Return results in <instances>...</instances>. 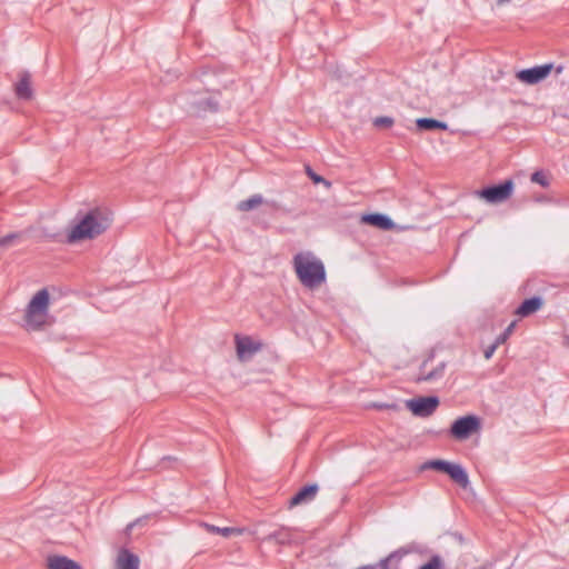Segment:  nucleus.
<instances>
[{"label":"nucleus","instance_id":"obj_1","mask_svg":"<svg viewBox=\"0 0 569 569\" xmlns=\"http://www.w3.org/2000/svg\"><path fill=\"white\" fill-rule=\"evenodd\" d=\"M113 221L112 212L106 207H94L87 212L79 211L74 226L67 234V241L74 243L80 240H91L104 233Z\"/></svg>","mask_w":569,"mask_h":569},{"label":"nucleus","instance_id":"obj_2","mask_svg":"<svg viewBox=\"0 0 569 569\" xmlns=\"http://www.w3.org/2000/svg\"><path fill=\"white\" fill-rule=\"evenodd\" d=\"M299 281L307 288L319 287L326 280V269L321 260L311 252H299L292 259Z\"/></svg>","mask_w":569,"mask_h":569},{"label":"nucleus","instance_id":"obj_3","mask_svg":"<svg viewBox=\"0 0 569 569\" xmlns=\"http://www.w3.org/2000/svg\"><path fill=\"white\" fill-rule=\"evenodd\" d=\"M48 306L49 292L41 289L30 300L26 310L24 326L28 330H38L44 325Z\"/></svg>","mask_w":569,"mask_h":569},{"label":"nucleus","instance_id":"obj_4","mask_svg":"<svg viewBox=\"0 0 569 569\" xmlns=\"http://www.w3.org/2000/svg\"><path fill=\"white\" fill-rule=\"evenodd\" d=\"M428 469H432L448 475L453 482H456L463 489H466L470 485L469 476L466 469L459 463L450 462L442 459H432L421 465V470Z\"/></svg>","mask_w":569,"mask_h":569},{"label":"nucleus","instance_id":"obj_5","mask_svg":"<svg viewBox=\"0 0 569 569\" xmlns=\"http://www.w3.org/2000/svg\"><path fill=\"white\" fill-rule=\"evenodd\" d=\"M481 420L476 415H467L456 419L450 427V436L457 440H466L472 433L479 431Z\"/></svg>","mask_w":569,"mask_h":569},{"label":"nucleus","instance_id":"obj_6","mask_svg":"<svg viewBox=\"0 0 569 569\" xmlns=\"http://www.w3.org/2000/svg\"><path fill=\"white\" fill-rule=\"evenodd\" d=\"M512 179H506L498 184H491L477 191V194L489 203H499L509 199L513 192Z\"/></svg>","mask_w":569,"mask_h":569},{"label":"nucleus","instance_id":"obj_7","mask_svg":"<svg viewBox=\"0 0 569 569\" xmlns=\"http://www.w3.org/2000/svg\"><path fill=\"white\" fill-rule=\"evenodd\" d=\"M435 359V351L431 350L427 358L421 362L419 367V373L415 378V382H433L440 380L445 376L447 368L446 361H440L435 368L428 369L429 363Z\"/></svg>","mask_w":569,"mask_h":569},{"label":"nucleus","instance_id":"obj_8","mask_svg":"<svg viewBox=\"0 0 569 569\" xmlns=\"http://www.w3.org/2000/svg\"><path fill=\"white\" fill-rule=\"evenodd\" d=\"M437 396L418 397L407 401V408L417 417L431 416L439 406Z\"/></svg>","mask_w":569,"mask_h":569},{"label":"nucleus","instance_id":"obj_9","mask_svg":"<svg viewBox=\"0 0 569 569\" xmlns=\"http://www.w3.org/2000/svg\"><path fill=\"white\" fill-rule=\"evenodd\" d=\"M234 341L237 356L241 361L251 359L263 347L261 341H256L249 336L236 335Z\"/></svg>","mask_w":569,"mask_h":569},{"label":"nucleus","instance_id":"obj_10","mask_svg":"<svg viewBox=\"0 0 569 569\" xmlns=\"http://www.w3.org/2000/svg\"><path fill=\"white\" fill-rule=\"evenodd\" d=\"M553 69L552 63H545L532 68L522 69L517 73V78L527 84H536L546 79L551 70Z\"/></svg>","mask_w":569,"mask_h":569},{"label":"nucleus","instance_id":"obj_11","mask_svg":"<svg viewBox=\"0 0 569 569\" xmlns=\"http://www.w3.org/2000/svg\"><path fill=\"white\" fill-rule=\"evenodd\" d=\"M319 491L317 483H309L301 487L290 499L289 507L299 506L301 503L312 501Z\"/></svg>","mask_w":569,"mask_h":569},{"label":"nucleus","instance_id":"obj_12","mask_svg":"<svg viewBox=\"0 0 569 569\" xmlns=\"http://www.w3.org/2000/svg\"><path fill=\"white\" fill-rule=\"evenodd\" d=\"M14 94L20 100H30L33 96L31 88V74L29 71L19 73V80L14 83Z\"/></svg>","mask_w":569,"mask_h":569},{"label":"nucleus","instance_id":"obj_13","mask_svg":"<svg viewBox=\"0 0 569 569\" xmlns=\"http://www.w3.org/2000/svg\"><path fill=\"white\" fill-rule=\"evenodd\" d=\"M362 221L381 230H391L395 227L393 220L383 213H367L362 216Z\"/></svg>","mask_w":569,"mask_h":569},{"label":"nucleus","instance_id":"obj_14","mask_svg":"<svg viewBox=\"0 0 569 569\" xmlns=\"http://www.w3.org/2000/svg\"><path fill=\"white\" fill-rule=\"evenodd\" d=\"M139 557L128 549H122L116 560L114 569H139Z\"/></svg>","mask_w":569,"mask_h":569},{"label":"nucleus","instance_id":"obj_15","mask_svg":"<svg viewBox=\"0 0 569 569\" xmlns=\"http://www.w3.org/2000/svg\"><path fill=\"white\" fill-rule=\"evenodd\" d=\"M543 305V300L539 296L525 299L516 309V315L520 317H528L537 312Z\"/></svg>","mask_w":569,"mask_h":569},{"label":"nucleus","instance_id":"obj_16","mask_svg":"<svg viewBox=\"0 0 569 569\" xmlns=\"http://www.w3.org/2000/svg\"><path fill=\"white\" fill-rule=\"evenodd\" d=\"M47 562L48 569H82L77 561L60 555L49 556Z\"/></svg>","mask_w":569,"mask_h":569},{"label":"nucleus","instance_id":"obj_17","mask_svg":"<svg viewBox=\"0 0 569 569\" xmlns=\"http://www.w3.org/2000/svg\"><path fill=\"white\" fill-rule=\"evenodd\" d=\"M193 109L198 116L204 114L207 112H218L219 101L213 97L200 99L193 102Z\"/></svg>","mask_w":569,"mask_h":569},{"label":"nucleus","instance_id":"obj_18","mask_svg":"<svg viewBox=\"0 0 569 569\" xmlns=\"http://www.w3.org/2000/svg\"><path fill=\"white\" fill-rule=\"evenodd\" d=\"M417 129L420 131L448 130V123L433 118H418L416 120Z\"/></svg>","mask_w":569,"mask_h":569},{"label":"nucleus","instance_id":"obj_19","mask_svg":"<svg viewBox=\"0 0 569 569\" xmlns=\"http://www.w3.org/2000/svg\"><path fill=\"white\" fill-rule=\"evenodd\" d=\"M408 551L405 549H398L393 552H391L386 558L379 560L376 565L378 569H399L398 565L401 560V558L407 553Z\"/></svg>","mask_w":569,"mask_h":569},{"label":"nucleus","instance_id":"obj_20","mask_svg":"<svg viewBox=\"0 0 569 569\" xmlns=\"http://www.w3.org/2000/svg\"><path fill=\"white\" fill-rule=\"evenodd\" d=\"M263 203V197L261 194H253L246 200H241L237 203V209L242 212L250 211L258 206Z\"/></svg>","mask_w":569,"mask_h":569},{"label":"nucleus","instance_id":"obj_21","mask_svg":"<svg viewBox=\"0 0 569 569\" xmlns=\"http://www.w3.org/2000/svg\"><path fill=\"white\" fill-rule=\"evenodd\" d=\"M268 540H273L276 541L277 543H280V545H286L290 541V533L288 532L287 529L284 528H281L279 530H276L273 532H271L268 537H267Z\"/></svg>","mask_w":569,"mask_h":569},{"label":"nucleus","instance_id":"obj_22","mask_svg":"<svg viewBox=\"0 0 569 569\" xmlns=\"http://www.w3.org/2000/svg\"><path fill=\"white\" fill-rule=\"evenodd\" d=\"M531 181L540 184L543 188L549 187L550 181L547 174L542 170H537L531 174Z\"/></svg>","mask_w":569,"mask_h":569},{"label":"nucleus","instance_id":"obj_23","mask_svg":"<svg viewBox=\"0 0 569 569\" xmlns=\"http://www.w3.org/2000/svg\"><path fill=\"white\" fill-rule=\"evenodd\" d=\"M206 528L208 529L209 532L220 533L221 536H223L226 538L229 537L232 532L236 531V529L231 528V527L220 528V527H217V526H213V525H208V523H206Z\"/></svg>","mask_w":569,"mask_h":569},{"label":"nucleus","instance_id":"obj_24","mask_svg":"<svg viewBox=\"0 0 569 569\" xmlns=\"http://www.w3.org/2000/svg\"><path fill=\"white\" fill-rule=\"evenodd\" d=\"M442 568H443V563H442L440 556L435 555L430 558V560L428 562L420 566L418 569H442Z\"/></svg>","mask_w":569,"mask_h":569},{"label":"nucleus","instance_id":"obj_25","mask_svg":"<svg viewBox=\"0 0 569 569\" xmlns=\"http://www.w3.org/2000/svg\"><path fill=\"white\" fill-rule=\"evenodd\" d=\"M516 322H511L496 339L495 341L500 346L505 343L513 331Z\"/></svg>","mask_w":569,"mask_h":569},{"label":"nucleus","instance_id":"obj_26","mask_svg":"<svg viewBox=\"0 0 569 569\" xmlns=\"http://www.w3.org/2000/svg\"><path fill=\"white\" fill-rule=\"evenodd\" d=\"M395 123V120L393 118L391 117H387V116H382V117H377L375 120H373V124L378 128H390L392 127Z\"/></svg>","mask_w":569,"mask_h":569},{"label":"nucleus","instance_id":"obj_27","mask_svg":"<svg viewBox=\"0 0 569 569\" xmlns=\"http://www.w3.org/2000/svg\"><path fill=\"white\" fill-rule=\"evenodd\" d=\"M20 232H11L7 236L0 237V247H9L14 240L20 239Z\"/></svg>","mask_w":569,"mask_h":569},{"label":"nucleus","instance_id":"obj_28","mask_svg":"<svg viewBox=\"0 0 569 569\" xmlns=\"http://www.w3.org/2000/svg\"><path fill=\"white\" fill-rule=\"evenodd\" d=\"M498 347H499V345L496 341H493L490 346H488L483 351L485 358L487 360H489L493 356V353Z\"/></svg>","mask_w":569,"mask_h":569},{"label":"nucleus","instance_id":"obj_29","mask_svg":"<svg viewBox=\"0 0 569 569\" xmlns=\"http://www.w3.org/2000/svg\"><path fill=\"white\" fill-rule=\"evenodd\" d=\"M147 519H148V516H144V517L136 519L134 521L130 522L127 526L126 531L130 532L133 529L134 526L144 523Z\"/></svg>","mask_w":569,"mask_h":569},{"label":"nucleus","instance_id":"obj_30","mask_svg":"<svg viewBox=\"0 0 569 569\" xmlns=\"http://www.w3.org/2000/svg\"><path fill=\"white\" fill-rule=\"evenodd\" d=\"M308 172H309V176L311 177V179L315 181V182H325V179L316 173H313L311 171L310 168H308Z\"/></svg>","mask_w":569,"mask_h":569},{"label":"nucleus","instance_id":"obj_31","mask_svg":"<svg viewBox=\"0 0 569 569\" xmlns=\"http://www.w3.org/2000/svg\"><path fill=\"white\" fill-rule=\"evenodd\" d=\"M563 70V67L562 66H558L557 69H556V73L557 74H560Z\"/></svg>","mask_w":569,"mask_h":569},{"label":"nucleus","instance_id":"obj_32","mask_svg":"<svg viewBox=\"0 0 569 569\" xmlns=\"http://www.w3.org/2000/svg\"><path fill=\"white\" fill-rule=\"evenodd\" d=\"M566 345L569 347V336L566 337Z\"/></svg>","mask_w":569,"mask_h":569}]
</instances>
